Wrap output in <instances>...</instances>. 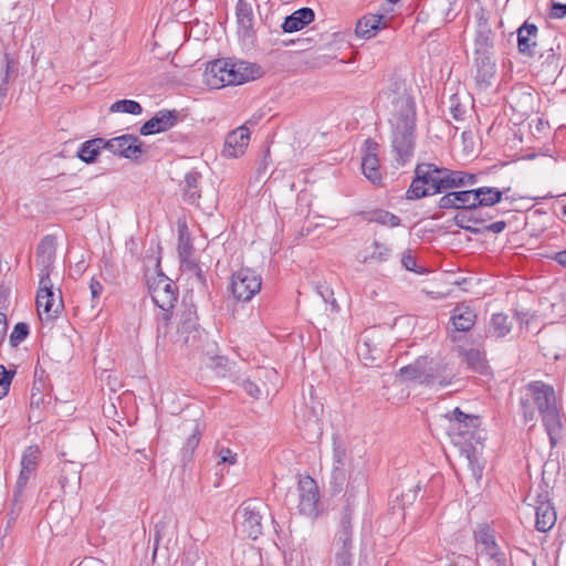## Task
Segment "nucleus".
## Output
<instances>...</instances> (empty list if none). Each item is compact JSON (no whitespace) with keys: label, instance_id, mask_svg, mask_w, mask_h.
<instances>
[{"label":"nucleus","instance_id":"obj_51","mask_svg":"<svg viewBox=\"0 0 566 566\" xmlns=\"http://www.w3.org/2000/svg\"><path fill=\"white\" fill-rule=\"evenodd\" d=\"M29 325L27 323L20 322L17 323L13 327V331L10 335V344L12 347H17L20 343H22L29 335Z\"/></svg>","mask_w":566,"mask_h":566},{"label":"nucleus","instance_id":"obj_61","mask_svg":"<svg viewBox=\"0 0 566 566\" xmlns=\"http://www.w3.org/2000/svg\"><path fill=\"white\" fill-rule=\"evenodd\" d=\"M566 15V3L553 2L549 9L552 19H563Z\"/></svg>","mask_w":566,"mask_h":566},{"label":"nucleus","instance_id":"obj_55","mask_svg":"<svg viewBox=\"0 0 566 566\" xmlns=\"http://www.w3.org/2000/svg\"><path fill=\"white\" fill-rule=\"evenodd\" d=\"M171 310L161 311L157 316V332L166 334V329L170 323Z\"/></svg>","mask_w":566,"mask_h":566},{"label":"nucleus","instance_id":"obj_40","mask_svg":"<svg viewBox=\"0 0 566 566\" xmlns=\"http://www.w3.org/2000/svg\"><path fill=\"white\" fill-rule=\"evenodd\" d=\"M1 64V72L3 73L2 80L0 83V109L2 108V105L4 103V99L8 94V84L10 81V75L14 72L15 63L14 61L9 56L8 53H4L0 61Z\"/></svg>","mask_w":566,"mask_h":566},{"label":"nucleus","instance_id":"obj_42","mask_svg":"<svg viewBox=\"0 0 566 566\" xmlns=\"http://www.w3.org/2000/svg\"><path fill=\"white\" fill-rule=\"evenodd\" d=\"M82 464L73 461L64 462L61 469L60 484L65 488L69 483L81 482Z\"/></svg>","mask_w":566,"mask_h":566},{"label":"nucleus","instance_id":"obj_20","mask_svg":"<svg viewBox=\"0 0 566 566\" xmlns=\"http://www.w3.org/2000/svg\"><path fill=\"white\" fill-rule=\"evenodd\" d=\"M367 491V481L364 474H356L349 476V483L345 492V506L340 520L348 518L349 524H353V515L356 507V499L364 495Z\"/></svg>","mask_w":566,"mask_h":566},{"label":"nucleus","instance_id":"obj_39","mask_svg":"<svg viewBox=\"0 0 566 566\" xmlns=\"http://www.w3.org/2000/svg\"><path fill=\"white\" fill-rule=\"evenodd\" d=\"M41 460V450L39 446L32 444L24 449L21 457V470L35 474Z\"/></svg>","mask_w":566,"mask_h":566},{"label":"nucleus","instance_id":"obj_48","mask_svg":"<svg viewBox=\"0 0 566 566\" xmlns=\"http://www.w3.org/2000/svg\"><path fill=\"white\" fill-rule=\"evenodd\" d=\"M374 251L364 258V262H385L389 259L391 254V249L378 241H374L373 243Z\"/></svg>","mask_w":566,"mask_h":566},{"label":"nucleus","instance_id":"obj_26","mask_svg":"<svg viewBox=\"0 0 566 566\" xmlns=\"http://www.w3.org/2000/svg\"><path fill=\"white\" fill-rule=\"evenodd\" d=\"M475 66V81L482 87L491 85V81L495 75L494 55H473Z\"/></svg>","mask_w":566,"mask_h":566},{"label":"nucleus","instance_id":"obj_60","mask_svg":"<svg viewBox=\"0 0 566 566\" xmlns=\"http://www.w3.org/2000/svg\"><path fill=\"white\" fill-rule=\"evenodd\" d=\"M187 269H188L189 271H192V272H193L196 280H197V281H198L202 286H206V285H207V280H206L205 272L200 269V266H199L196 262H192V261L187 262Z\"/></svg>","mask_w":566,"mask_h":566},{"label":"nucleus","instance_id":"obj_64","mask_svg":"<svg viewBox=\"0 0 566 566\" xmlns=\"http://www.w3.org/2000/svg\"><path fill=\"white\" fill-rule=\"evenodd\" d=\"M219 458H220V460H219L218 464H221V463L234 464V463H237V453H233L228 448H222L219 451Z\"/></svg>","mask_w":566,"mask_h":566},{"label":"nucleus","instance_id":"obj_21","mask_svg":"<svg viewBox=\"0 0 566 566\" xmlns=\"http://www.w3.org/2000/svg\"><path fill=\"white\" fill-rule=\"evenodd\" d=\"M250 133L245 125L230 132L224 140L222 155L227 158H238L243 155L249 145Z\"/></svg>","mask_w":566,"mask_h":566},{"label":"nucleus","instance_id":"obj_12","mask_svg":"<svg viewBox=\"0 0 566 566\" xmlns=\"http://www.w3.org/2000/svg\"><path fill=\"white\" fill-rule=\"evenodd\" d=\"M178 433L186 437V443L180 450L184 465L192 460L201 437L200 422L197 419H185L177 427Z\"/></svg>","mask_w":566,"mask_h":566},{"label":"nucleus","instance_id":"obj_46","mask_svg":"<svg viewBox=\"0 0 566 566\" xmlns=\"http://www.w3.org/2000/svg\"><path fill=\"white\" fill-rule=\"evenodd\" d=\"M109 111L113 113H127L132 115H139L143 112V107L136 101L119 99L111 105Z\"/></svg>","mask_w":566,"mask_h":566},{"label":"nucleus","instance_id":"obj_43","mask_svg":"<svg viewBox=\"0 0 566 566\" xmlns=\"http://www.w3.org/2000/svg\"><path fill=\"white\" fill-rule=\"evenodd\" d=\"M35 474L25 472L24 470L20 469V473L18 475V479L12 491V502L14 506H18L20 509V505L24 501V492L27 490V486L31 478Z\"/></svg>","mask_w":566,"mask_h":566},{"label":"nucleus","instance_id":"obj_49","mask_svg":"<svg viewBox=\"0 0 566 566\" xmlns=\"http://www.w3.org/2000/svg\"><path fill=\"white\" fill-rule=\"evenodd\" d=\"M316 291L319 294V296L323 298V301L331 305V311L333 313H338L340 311V307L334 297L333 290L326 284V283H319L316 286Z\"/></svg>","mask_w":566,"mask_h":566},{"label":"nucleus","instance_id":"obj_34","mask_svg":"<svg viewBox=\"0 0 566 566\" xmlns=\"http://www.w3.org/2000/svg\"><path fill=\"white\" fill-rule=\"evenodd\" d=\"M442 174L446 175V191L450 189L473 186L478 182V175L475 174L461 170H451L446 167Z\"/></svg>","mask_w":566,"mask_h":566},{"label":"nucleus","instance_id":"obj_31","mask_svg":"<svg viewBox=\"0 0 566 566\" xmlns=\"http://www.w3.org/2000/svg\"><path fill=\"white\" fill-rule=\"evenodd\" d=\"M536 530L539 532L549 531L556 523V512L548 501L538 500L536 505Z\"/></svg>","mask_w":566,"mask_h":566},{"label":"nucleus","instance_id":"obj_28","mask_svg":"<svg viewBox=\"0 0 566 566\" xmlns=\"http://www.w3.org/2000/svg\"><path fill=\"white\" fill-rule=\"evenodd\" d=\"M200 179H201V175L199 172L189 171L185 175V178L180 185L184 200L187 203L193 205L198 208H201V205H200L201 190L199 187Z\"/></svg>","mask_w":566,"mask_h":566},{"label":"nucleus","instance_id":"obj_15","mask_svg":"<svg viewBox=\"0 0 566 566\" xmlns=\"http://www.w3.org/2000/svg\"><path fill=\"white\" fill-rule=\"evenodd\" d=\"M378 149L379 145L374 139L368 138L365 140L361 170L364 176L374 185H380L382 180Z\"/></svg>","mask_w":566,"mask_h":566},{"label":"nucleus","instance_id":"obj_17","mask_svg":"<svg viewBox=\"0 0 566 566\" xmlns=\"http://www.w3.org/2000/svg\"><path fill=\"white\" fill-rule=\"evenodd\" d=\"M526 390L532 395L539 415L559 407L553 386L543 381H531L527 384Z\"/></svg>","mask_w":566,"mask_h":566},{"label":"nucleus","instance_id":"obj_50","mask_svg":"<svg viewBox=\"0 0 566 566\" xmlns=\"http://www.w3.org/2000/svg\"><path fill=\"white\" fill-rule=\"evenodd\" d=\"M346 481V469L343 467H336L332 469L329 485L333 492L339 493L343 490V485Z\"/></svg>","mask_w":566,"mask_h":566},{"label":"nucleus","instance_id":"obj_19","mask_svg":"<svg viewBox=\"0 0 566 566\" xmlns=\"http://www.w3.org/2000/svg\"><path fill=\"white\" fill-rule=\"evenodd\" d=\"M179 113L176 109H161L148 119L140 127V135L148 136L166 132L172 128L178 122Z\"/></svg>","mask_w":566,"mask_h":566},{"label":"nucleus","instance_id":"obj_56","mask_svg":"<svg viewBox=\"0 0 566 566\" xmlns=\"http://www.w3.org/2000/svg\"><path fill=\"white\" fill-rule=\"evenodd\" d=\"M401 264L402 266L408 270V271H412V272H416V273H420V271L417 270V262H416V258L413 256V254L411 253L410 250L406 251L403 254H402V258H401Z\"/></svg>","mask_w":566,"mask_h":566},{"label":"nucleus","instance_id":"obj_3","mask_svg":"<svg viewBox=\"0 0 566 566\" xmlns=\"http://www.w3.org/2000/svg\"><path fill=\"white\" fill-rule=\"evenodd\" d=\"M323 403L313 396V386L308 399L303 397V401L295 409V421L300 429L305 431L308 439H318L323 434Z\"/></svg>","mask_w":566,"mask_h":566},{"label":"nucleus","instance_id":"obj_16","mask_svg":"<svg viewBox=\"0 0 566 566\" xmlns=\"http://www.w3.org/2000/svg\"><path fill=\"white\" fill-rule=\"evenodd\" d=\"M177 342L182 345H195L198 336V317L193 306H185L181 311L178 328H177Z\"/></svg>","mask_w":566,"mask_h":566},{"label":"nucleus","instance_id":"obj_58","mask_svg":"<svg viewBox=\"0 0 566 566\" xmlns=\"http://www.w3.org/2000/svg\"><path fill=\"white\" fill-rule=\"evenodd\" d=\"M241 386H242L243 390H244L249 396H251L252 398H254V399L260 398V396H261V389H260V387H259L255 382H253L252 380H250V379H245V380H243V381H242Z\"/></svg>","mask_w":566,"mask_h":566},{"label":"nucleus","instance_id":"obj_13","mask_svg":"<svg viewBox=\"0 0 566 566\" xmlns=\"http://www.w3.org/2000/svg\"><path fill=\"white\" fill-rule=\"evenodd\" d=\"M55 240L51 235L44 237L38 245L35 266L39 270V282H51L50 274L55 261Z\"/></svg>","mask_w":566,"mask_h":566},{"label":"nucleus","instance_id":"obj_2","mask_svg":"<svg viewBox=\"0 0 566 566\" xmlns=\"http://www.w3.org/2000/svg\"><path fill=\"white\" fill-rule=\"evenodd\" d=\"M442 171H444V167H438L431 163L418 164L406 193L407 199L416 200L446 192V175Z\"/></svg>","mask_w":566,"mask_h":566},{"label":"nucleus","instance_id":"obj_36","mask_svg":"<svg viewBox=\"0 0 566 566\" xmlns=\"http://www.w3.org/2000/svg\"><path fill=\"white\" fill-rule=\"evenodd\" d=\"M474 538L478 545L482 546V553L485 555H494L495 552L500 551L494 533L488 525H481L474 533Z\"/></svg>","mask_w":566,"mask_h":566},{"label":"nucleus","instance_id":"obj_7","mask_svg":"<svg viewBox=\"0 0 566 566\" xmlns=\"http://www.w3.org/2000/svg\"><path fill=\"white\" fill-rule=\"evenodd\" d=\"M261 285V276L249 268H242L232 274L231 291L238 301H250L260 292Z\"/></svg>","mask_w":566,"mask_h":566},{"label":"nucleus","instance_id":"obj_54","mask_svg":"<svg viewBox=\"0 0 566 566\" xmlns=\"http://www.w3.org/2000/svg\"><path fill=\"white\" fill-rule=\"evenodd\" d=\"M489 557V566H512L511 559H509L504 553L497 551L494 555H486Z\"/></svg>","mask_w":566,"mask_h":566},{"label":"nucleus","instance_id":"obj_59","mask_svg":"<svg viewBox=\"0 0 566 566\" xmlns=\"http://www.w3.org/2000/svg\"><path fill=\"white\" fill-rule=\"evenodd\" d=\"M478 221L479 219H475L473 213H471L470 216H468L467 213H457L453 218L454 224L463 230L469 222L476 223Z\"/></svg>","mask_w":566,"mask_h":566},{"label":"nucleus","instance_id":"obj_4","mask_svg":"<svg viewBox=\"0 0 566 566\" xmlns=\"http://www.w3.org/2000/svg\"><path fill=\"white\" fill-rule=\"evenodd\" d=\"M444 419L448 420V433L457 443H467L479 427V418L474 415L464 413L459 407L447 412Z\"/></svg>","mask_w":566,"mask_h":566},{"label":"nucleus","instance_id":"obj_53","mask_svg":"<svg viewBox=\"0 0 566 566\" xmlns=\"http://www.w3.org/2000/svg\"><path fill=\"white\" fill-rule=\"evenodd\" d=\"M465 107L459 102L457 95L450 97V113L455 120H462L465 115Z\"/></svg>","mask_w":566,"mask_h":566},{"label":"nucleus","instance_id":"obj_30","mask_svg":"<svg viewBox=\"0 0 566 566\" xmlns=\"http://www.w3.org/2000/svg\"><path fill=\"white\" fill-rule=\"evenodd\" d=\"M314 18L315 13L313 9L307 7L301 8L284 19L282 29L286 33L300 31L313 22Z\"/></svg>","mask_w":566,"mask_h":566},{"label":"nucleus","instance_id":"obj_1","mask_svg":"<svg viewBox=\"0 0 566 566\" xmlns=\"http://www.w3.org/2000/svg\"><path fill=\"white\" fill-rule=\"evenodd\" d=\"M377 105L390 111L391 147L396 161L408 163L415 150L416 105L407 93L406 84L397 77L389 78L377 96Z\"/></svg>","mask_w":566,"mask_h":566},{"label":"nucleus","instance_id":"obj_45","mask_svg":"<svg viewBox=\"0 0 566 566\" xmlns=\"http://www.w3.org/2000/svg\"><path fill=\"white\" fill-rule=\"evenodd\" d=\"M455 199V210H475V190L453 191Z\"/></svg>","mask_w":566,"mask_h":566},{"label":"nucleus","instance_id":"obj_22","mask_svg":"<svg viewBox=\"0 0 566 566\" xmlns=\"http://www.w3.org/2000/svg\"><path fill=\"white\" fill-rule=\"evenodd\" d=\"M228 67L230 78L234 80L231 81V85H240L262 75L261 66L247 61L228 60Z\"/></svg>","mask_w":566,"mask_h":566},{"label":"nucleus","instance_id":"obj_25","mask_svg":"<svg viewBox=\"0 0 566 566\" xmlns=\"http://www.w3.org/2000/svg\"><path fill=\"white\" fill-rule=\"evenodd\" d=\"M538 29L534 23L524 22L517 29V49L522 55L532 57L535 55L536 36Z\"/></svg>","mask_w":566,"mask_h":566},{"label":"nucleus","instance_id":"obj_11","mask_svg":"<svg viewBox=\"0 0 566 566\" xmlns=\"http://www.w3.org/2000/svg\"><path fill=\"white\" fill-rule=\"evenodd\" d=\"M105 149L119 157L136 160L144 153L143 142L135 135L125 134L106 139Z\"/></svg>","mask_w":566,"mask_h":566},{"label":"nucleus","instance_id":"obj_10","mask_svg":"<svg viewBox=\"0 0 566 566\" xmlns=\"http://www.w3.org/2000/svg\"><path fill=\"white\" fill-rule=\"evenodd\" d=\"M335 565L334 566H352L353 565V524L348 518L340 520L339 527L334 542Z\"/></svg>","mask_w":566,"mask_h":566},{"label":"nucleus","instance_id":"obj_29","mask_svg":"<svg viewBox=\"0 0 566 566\" xmlns=\"http://www.w3.org/2000/svg\"><path fill=\"white\" fill-rule=\"evenodd\" d=\"M386 20L382 14H366L358 20L355 33L359 38L370 39L377 31L386 28Z\"/></svg>","mask_w":566,"mask_h":566},{"label":"nucleus","instance_id":"obj_24","mask_svg":"<svg viewBox=\"0 0 566 566\" xmlns=\"http://www.w3.org/2000/svg\"><path fill=\"white\" fill-rule=\"evenodd\" d=\"M205 82L211 88H221L231 85L228 60H216L208 63L205 71Z\"/></svg>","mask_w":566,"mask_h":566},{"label":"nucleus","instance_id":"obj_35","mask_svg":"<svg viewBox=\"0 0 566 566\" xmlns=\"http://www.w3.org/2000/svg\"><path fill=\"white\" fill-rule=\"evenodd\" d=\"M106 139L96 137L81 144L76 156L85 164L95 163L102 149H105Z\"/></svg>","mask_w":566,"mask_h":566},{"label":"nucleus","instance_id":"obj_6","mask_svg":"<svg viewBox=\"0 0 566 566\" xmlns=\"http://www.w3.org/2000/svg\"><path fill=\"white\" fill-rule=\"evenodd\" d=\"M266 511V505L258 500H248L241 504L238 513L242 516V531L249 538L256 539L262 535V520Z\"/></svg>","mask_w":566,"mask_h":566},{"label":"nucleus","instance_id":"obj_38","mask_svg":"<svg viewBox=\"0 0 566 566\" xmlns=\"http://www.w3.org/2000/svg\"><path fill=\"white\" fill-rule=\"evenodd\" d=\"M512 322L503 313H495L491 317L489 333L495 338L505 337L512 329Z\"/></svg>","mask_w":566,"mask_h":566},{"label":"nucleus","instance_id":"obj_62","mask_svg":"<svg viewBox=\"0 0 566 566\" xmlns=\"http://www.w3.org/2000/svg\"><path fill=\"white\" fill-rule=\"evenodd\" d=\"M453 191H448L439 199L438 207L440 209H455V199H453Z\"/></svg>","mask_w":566,"mask_h":566},{"label":"nucleus","instance_id":"obj_27","mask_svg":"<svg viewBox=\"0 0 566 566\" xmlns=\"http://www.w3.org/2000/svg\"><path fill=\"white\" fill-rule=\"evenodd\" d=\"M552 448L563 439V422L559 407L541 413Z\"/></svg>","mask_w":566,"mask_h":566},{"label":"nucleus","instance_id":"obj_23","mask_svg":"<svg viewBox=\"0 0 566 566\" xmlns=\"http://www.w3.org/2000/svg\"><path fill=\"white\" fill-rule=\"evenodd\" d=\"M495 33L489 22L480 18L474 36L473 55H494Z\"/></svg>","mask_w":566,"mask_h":566},{"label":"nucleus","instance_id":"obj_63","mask_svg":"<svg viewBox=\"0 0 566 566\" xmlns=\"http://www.w3.org/2000/svg\"><path fill=\"white\" fill-rule=\"evenodd\" d=\"M467 446L462 449V453L465 454V458L469 461L472 470L475 471L474 465L478 464L476 450L471 446L470 441L465 443Z\"/></svg>","mask_w":566,"mask_h":566},{"label":"nucleus","instance_id":"obj_47","mask_svg":"<svg viewBox=\"0 0 566 566\" xmlns=\"http://www.w3.org/2000/svg\"><path fill=\"white\" fill-rule=\"evenodd\" d=\"M186 229V224L179 228L178 253L182 262H189L188 259L192 253V244Z\"/></svg>","mask_w":566,"mask_h":566},{"label":"nucleus","instance_id":"obj_52","mask_svg":"<svg viewBox=\"0 0 566 566\" xmlns=\"http://www.w3.org/2000/svg\"><path fill=\"white\" fill-rule=\"evenodd\" d=\"M14 375V369L8 370L3 365H0V399L8 395Z\"/></svg>","mask_w":566,"mask_h":566},{"label":"nucleus","instance_id":"obj_14","mask_svg":"<svg viewBox=\"0 0 566 566\" xmlns=\"http://www.w3.org/2000/svg\"><path fill=\"white\" fill-rule=\"evenodd\" d=\"M453 328L449 332V337L453 343L461 339L459 333L469 332L476 322L475 311L463 303L458 304L453 310L450 317Z\"/></svg>","mask_w":566,"mask_h":566},{"label":"nucleus","instance_id":"obj_44","mask_svg":"<svg viewBox=\"0 0 566 566\" xmlns=\"http://www.w3.org/2000/svg\"><path fill=\"white\" fill-rule=\"evenodd\" d=\"M368 222H375L381 226H387L390 228L399 227L400 226V218L387 210H374L368 213L367 217Z\"/></svg>","mask_w":566,"mask_h":566},{"label":"nucleus","instance_id":"obj_41","mask_svg":"<svg viewBox=\"0 0 566 566\" xmlns=\"http://www.w3.org/2000/svg\"><path fill=\"white\" fill-rule=\"evenodd\" d=\"M426 357H420L415 363L399 369V375L405 380H415L423 385Z\"/></svg>","mask_w":566,"mask_h":566},{"label":"nucleus","instance_id":"obj_18","mask_svg":"<svg viewBox=\"0 0 566 566\" xmlns=\"http://www.w3.org/2000/svg\"><path fill=\"white\" fill-rule=\"evenodd\" d=\"M453 377L454 373L447 363L426 358L423 385L444 387Z\"/></svg>","mask_w":566,"mask_h":566},{"label":"nucleus","instance_id":"obj_37","mask_svg":"<svg viewBox=\"0 0 566 566\" xmlns=\"http://www.w3.org/2000/svg\"><path fill=\"white\" fill-rule=\"evenodd\" d=\"M459 354L462 357V361L467 364L468 368L479 374L486 373L489 366L484 355L479 349H459Z\"/></svg>","mask_w":566,"mask_h":566},{"label":"nucleus","instance_id":"obj_32","mask_svg":"<svg viewBox=\"0 0 566 566\" xmlns=\"http://www.w3.org/2000/svg\"><path fill=\"white\" fill-rule=\"evenodd\" d=\"M237 22L239 33L244 38H249L253 33V11L251 4L247 0H238L235 6Z\"/></svg>","mask_w":566,"mask_h":566},{"label":"nucleus","instance_id":"obj_33","mask_svg":"<svg viewBox=\"0 0 566 566\" xmlns=\"http://www.w3.org/2000/svg\"><path fill=\"white\" fill-rule=\"evenodd\" d=\"M475 209L479 207H493L501 202L503 195L510 191V187L500 190L495 187L475 188Z\"/></svg>","mask_w":566,"mask_h":566},{"label":"nucleus","instance_id":"obj_57","mask_svg":"<svg viewBox=\"0 0 566 566\" xmlns=\"http://www.w3.org/2000/svg\"><path fill=\"white\" fill-rule=\"evenodd\" d=\"M346 451L340 446H335L333 450V468L343 467L345 468Z\"/></svg>","mask_w":566,"mask_h":566},{"label":"nucleus","instance_id":"obj_5","mask_svg":"<svg viewBox=\"0 0 566 566\" xmlns=\"http://www.w3.org/2000/svg\"><path fill=\"white\" fill-rule=\"evenodd\" d=\"M147 282L154 303L161 311L172 310L178 296L174 281L159 272L156 276L149 277Z\"/></svg>","mask_w":566,"mask_h":566},{"label":"nucleus","instance_id":"obj_8","mask_svg":"<svg viewBox=\"0 0 566 566\" xmlns=\"http://www.w3.org/2000/svg\"><path fill=\"white\" fill-rule=\"evenodd\" d=\"M35 302L38 314L42 321L55 318L63 308L61 292L56 297L53 292L52 282H39Z\"/></svg>","mask_w":566,"mask_h":566},{"label":"nucleus","instance_id":"obj_9","mask_svg":"<svg viewBox=\"0 0 566 566\" xmlns=\"http://www.w3.org/2000/svg\"><path fill=\"white\" fill-rule=\"evenodd\" d=\"M298 512L308 517H316L318 515L319 492L318 486L314 479L306 475L298 480Z\"/></svg>","mask_w":566,"mask_h":566}]
</instances>
